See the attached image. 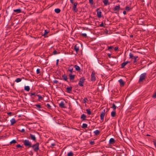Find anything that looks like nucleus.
<instances>
[{
  "label": "nucleus",
  "instance_id": "ddd939ff",
  "mask_svg": "<svg viewBox=\"0 0 156 156\" xmlns=\"http://www.w3.org/2000/svg\"><path fill=\"white\" fill-rule=\"evenodd\" d=\"M59 106L62 108H65L66 107L64 106V104L63 101H61L59 104Z\"/></svg>",
  "mask_w": 156,
  "mask_h": 156
},
{
  "label": "nucleus",
  "instance_id": "e433bc0d",
  "mask_svg": "<svg viewBox=\"0 0 156 156\" xmlns=\"http://www.w3.org/2000/svg\"><path fill=\"white\" fill-rule=\"evenodd\" d=\"M16 143V141L15 140H12V141H11V142H10L9 144L10 145H11L12 144H15Z\"/></svg>",
  "mask_w": 156,
  "mask_h": 156
},
{
  "label": "nucleus",
  "instance_id": "de8ad7c7",
  "mask_svg": "<svg viewBox=\"0 0 156 156\" xmlns=\"http://www.w3.org/2000/svg\"><path fill=\"white\" fill-rule=\"evenodd\" d=\"M37 73L38 74L40 73V69H37L36 70Z\"/></svg>",
  "mask_w": 156,
  "mask_h": 156
},
{
  "label": "nucleus",
  "instance_id": "393cba45",
  "mask_svg": "<svg viewBox=\"0 0 156 156\" xmlns=\"http://www.w3.org/2000/svg\"><path fill=\"white\" fill-rule=\"evenodd\" d=\"M120 5H119L118 6H116L114 9V10L115 11L118 10L120 9Z\"/></svg>",
  "mask_w": 156,
  "mask_h": 156
},
{
  "label": "nucleus",
  "instance_id": "6ab92c4d",
  "mask_svg": "<svg viewBox=\"0 0 156 156\" xmlns=\"http://www.w3.org/2000/svg\"><path fill=\"white\" fill-rule=\"evenodd\" d=\"M74 50L75 51H76V52L77 53V52L79 51V47L77 45V44H76L74 48Z\"/></svg>",
  "mask_w": 156,
  "mask_h": 156
},
{
  "label": "nucleus",
  "instance_id": "e2e57ef3",
  "mask_svg": "<svg viewBox=\"0 0 156 156\" xmlns=\"http://www.w3.org/2000/svg\"><path fill=\"white\" fill-rule=\"evenodd\" d=\"M58 61H59V60L58 59L57 60H56V64L57 65L58 64Z\"/></svg>",
  "mask_w": 156,
  "mask_h": 156
},
{
  "label": "nucleus",
  "instance_id": "a211bd4d",
  "mask_svg": "<svg viewBox=\"0 0 156 156\" xmlns=\"http://www.w3.org/2000/svg\"><path fill=\"white\" fill-rule=\"evenodd\" d=\"M35 106H36L37 108L36 109H37L41 111V110L40 109V108H42L41 106V105H40V104H36L35 105Z\"/></svg>",
  "mask_w": 156,
  "mask_h": 156
},
{
  "label": "nucleus",
  "instance_id": "2f4dec72",
  "mask_svg": "<svg viewBox=\"0 0 156 156\" xmlns=\"http://www.w3.org/2000/svg\"><path fill=\"white\" fill-rule=\"evenodd\" d=\"M87 125L86 123H83L82 126V128L85 129L87 128Z\"/></svg>",
  "mask_w": 156,
  "mask_h": 156
},
{
  "label": "nucleus",
  "instance_id": "a878e982",
  "mask_svg": "<svg viewBox=\"0 0 156 156\" xmlns=\"http://www.w3.org/2000/svg\"><path fill=\"white\" fill-rule=\"evenodd\" d=\"M62 77L63 78V80L67 81V76L65 74H64L62 76Z\"/></svg>",
  "mask_w": 156,
  "mask_h": 156
},
{
  "label": "nucleus",
  "instance_id": "13d9d810",
  "mask_svg": "<svg viewBox=\"0 0 156 156\" xmlns=\"http://www.w3.org/2000/svg\"><path fill=\"white\" fill-rule=\"evenodd\" d=\"M118 48L117 47H115L114 48V50H115V51H117L118 50Z\"/></svg>",
  "mask_w": 156,
  "mask_h": 156
},
{
  "label": "nucleus",
  "instance_id": "0eeeda50",
  "mask_svg": "<svg viewBox=\"0 0 156 156\" xmlns=\"http://www.w3.org/2000/svg\"><path fill=\"white\" fill-rule=\"evenodd\" d=\"M95 72L94 71L92 72L91 76V80L92 81H94L96 80V77L95 76Z\"/></svg>",
  "mask_w": 156,
  "mask_h": 156
},
{
  "label": "nucleus",
  "instance_id": "79ce46f5",
  "mask_svg": "<svg viewBox=\"0 0 156 156\" xmlns=\"http://www.w3.org/2000/svg\"><path fill=\"white\" fill-rule=\"evenodd\" d=\"M88 101L87 98H84L83 100V102L84 103H85L87 102V101Z\"/></svg>",
  "mask_w": 156,
  "mask_h": 156
},
{
  "label": "nucleus",
  "instance_id": "a18cd8bd",
  "mask_svg": "<svg viewBox=\"0 0 156 156\" xmlns=\"http://www.w3.org/2000/svg\"><path fill=\"white\" fill-rule=\"evenodd\" d=\"M89 2L90 4L92 5L93 4V0H89Z\"/></svg>",
  "mask_w": 156,
  "mask_h": 156
},
{
  "label": "nucleus",
  "instance_id": "2eb2a0df",
  "mask_svg": "<svg viewBox=\"0 0 156 156\" xmlns=\"http://www.w3.org/2000/svg\"><path fill=\"white\" fill-rule=\"evenodd\" d=\"M133 9V7H130L129 6H127L125 7V10L127 12Z\"/></svg>",
  "mask_w": 156,
  "mask_h": 156
},
{
  "label": "nucleus",
  "instance_id": "69168bd1",
  "mask_svg": "<svg viewBox=\"0 0 156 156\" xmlns=\"http://www.w3.org/2000/svg\"><path fill=\"white\" fill-rule=\"evenodd\" d=\"M147 136H150V135H149V134H147Z\"/></svg>",
  "mask_w": 156,
  "mask_h": 156
},
{
  "label": "nucleus",
  "instance_id": "9b49d317",
  "mask_svg": "<svg viewBox=\"0 0 156 156\" xmlns=\"http://www.w3.org/2000/svg\"><path fill=\"white\" fill-rule=\"evenodd\" d=\"M30 136L31 138V139L34 140V141L36 142V139L35 137V136L34 135H32L31 134H30Z\"/></svg>",
  "mask_w": 156,
  "mask_h": 156
},
{
  "label": "nucleus",
  "instance_id": "5701e85b",
  "mask_svg": "<svg viewBox=\"0 0 156 156\" xmlns=\"http://www.w3.org/2000/svg\"><path fill=\"white\" fill-rule=\"evenodd\" d=\"M74 67L76 70L80 71V67L77 65H75L74 66Z\"/></svg>",
  "mask_w": 156,
  "mask_h": 156
},
{
  "label": "nucleus",
  "instance_id": "72a5a7b5",
  "mask_svg": "<svg viewBox=\"0 0 156 156\" xmlns=\"http://www.w3.org/2000/svg\"><path fill=\"white\" fill-rule=\"evenodd\" d=\"M111 108L113 109V110H115V109L116 108V106L115 104H113L112 105V106L111 107Z\"/></svg>",
  "mask_w": 156,
  "mask_h": 156
},
{
  "label": "nucleus",
  "instance_id": "a19ab883",
  "mask_svg": "<svg viewBox=\"0 0 156 156\" xmlns=\"http://www.w3.org/2000/svg\"><path fill=\"white\" fill-rule=\"evenodd\" d=\"M138 58V56H135L133 58L134 59L133 62V63H135L136 62V58Z\"/></svg>",
  "mask_w": 156,
  "mask_h": 156
},
{
  "label": "nucleus",
  "instance_id": "37998d69",
  "mask_svg": "<svg viewBox=\"0 0 156 156\" xmlns=\"http://www.w3.org/2000/svg\"><path fill=\"white\" fill-rule=\"evenodd\" d=\"M46 106L47 107V108L48 109H51V107L50 105V104H48V103L47 104V105H46Z\"/></svg>",
  "mask_w": 156,
  "mask_h": 156
},
{
  "label": "nucleus",
  "instance_id": "680f3d73",
  "mask_svg": "<svg viewBox=\"0 0 156 156\" xmlns=\"http://www.w3.org/2000/svg\"><path fill=\"white\" fill-rule=\"evenodd\" d=\"M73 0H70V2H71V3L72 4H73Z\"/></svg>",
  "mask_w": 156,
  "mask_h": 156
},
{
  "label": "nucleus",
  "instance_id": "5fc2aeb1",
  "mask_svg": "<svg viewBox=\"0 0 156 156\" xmlns=\"http://www.w3.org/2000/svg\"><path fill=\"white\" fill-rule=\"evenodd\" d=\"M105 32L106 34H108V31L106 29L105 31Z\"/></svg>",
  "mask_w": 156,
  "mask_h": 156
},
{
  "label": "nucleus",
  "instance_id": "0e129e2a",
  "mask_svg": "<svg viewBox=\"0 0 156 156\" xmlns=\"http://www.w3.org/2000/svg\"><path fill=\"white\" fill-rule=\"evenodd\" d=\"M133 37V35H130V37Z\"/></svg>",
  "mask_w": 156,
  "mask_h": 156
},
{
  "label": "nucleus",
  "instance_id": "9d476101",
  "mask_svg": "<svg viewBox=\"0 0 156 156\" xmlns=\"http://www.w3.org/2000/svg\"><path fill=\"white\" fill-rule=\"evenodd\" d=\"M119 82L120 83L121 87H123L125 84V82L122 79H120L119 80Z\"/></svg>",
  "mask_w": 156,
  "mask_h": 156
},
{
  "label": "nucleus",
  "instance_id": "f704fd0d",
  "mask_svg": "<svg viewBox=\"0 0 156 156\" xmlns=\"http://www.w3.org/2000/svg\"><path fill=\"white\" fill-rule=\"evenodd\" d=\"M86 111L87 112V113L88 115H90L91 114V112L90 111V110L89 109H86Z\"/></svg>",
  "mask_w": 156,
  "mask_h": 156
},
{
  "label": "nucleus",
  "instance_id": "f257e3e1",
  "mask_svg": "<svg viewBox=\"0 0 156 156\" xmlns=\"http://www.w3.org/2000/svg\"><path fill=\"white\" fill-rule=\"evenodd\" d=\"M29 94L30 95V96H31V98L33 100L34 99V98L33 97V96H34L35 97H36V96H37L38 97V101H40L41 100H43V97H42L40 95L37 94H36V93L35 92H34L31 93H29Z\"/></svg>",
  "mask_w": 156,
  "mask_h": 156
},
{
  "label": "nucleus",
  "instance_id": "774afa93",
  "mask_svg": "<svg viewBox=\"0 0 156 156\" xmlns=\"http://www.w3.org/2000/svg\"><path fill=\"white\" fill-rule=\"evenodd\" d=\"M2 126V125H0V126Z\"/></svg>",
  "mask_w": 156,
  "mask_h": 156
},
{
  "label": "nucleus",
  "instance_id": "ea45409f",
  "mask_svg": "<svg viewBox=\"0 0 156 156\" xmlns=\"http://www.w3.org/2000/svg\"><path fill=\"white\" fill-rule=\"evenodd\" d=\"M129 58H132V59H133V58L134 56L133 55V54H132L131 53H129Z\"/></svg>",
  "mask_w": 156,
  "mask_h": 156
},
{
  "label": "nucleus",
  "instance_id": "4be33fe9",
  "mask_svg": "<svg viewBox=\"0 0 156 156\" xmlns=\"http://www.w3.org/2000/svg\"><path fill=\"white\" fill-rule=\"evenodd\" d=\"M116 113L115 110H114L111 113V115L112 117H114L116 115Z\"/></svg>",
  "mask_w": 156,
  "mask_h": 156
},
{
  "label": "nucleus",
  "instance_id": "f3484780",
  "mask_svg": "<svg viewBox=\"0 0 156 156\" xmlns=\"http://www.w3.org/2000/svg\"><path fill=\"white\" fill-rule=\"evenodd\" d=\"M73 65H71L68 68V70L70 72V73H72L73 72V68L72 67Z\"/></svg>",
  "mask_w": 156,
  "mask_h": 156
},
{
  "label": "nucleus",
  "instance_id": "20e7f679",
  "mask_svg": "<svg viewBox=\"0 0 156 156\" xmlns=\"http://www.w3.org/2000/svg\"><path fill=\"white\" fill-rule=\"evenodd\" d=\"M146 74H147L146 73H144L141 74L140 77L139 82H141L143 81V80H144L145 78Z\"/></svg>",
  "mask_w": 156,
  "mask_h": 156
},
{
  "label": "nucleus",
  "instance_id": "603ef678",
  "mask_svg": "<svg viewBox=\"0 0 156 156\" xmlns=\"http://www.w3.org/2000/svg\"><path fill=\"white\" fill-rule=\"evenodd\" d=\"M58 82V81L56 80H55L53 81V83H57Z\"/></svg>",
  "mask_w": 156,
  "mask_h": 156
},
{
  "label": "nucleus",
  "instance_id": "3c124183",
  "mask_svg": "<svg viewBox=\"0 0 156 156\" xmlns=\"http://www.w3.org/2000/svg\"><path fill=\"white\" fill-rule=\"evenodd\" d=\"M53 54H54V55H56V54H57V51H56V50H55L53 52Z\"/></svg>",
  "mask_w": 156,
  "mask_h": 156
},
{
  "label": "nucleus",
  "instance_id": "412c9836",
  "mask_svg": "<svg viewBox=\"0 0 156 156\" xmlns=\"http://www.w3.org/2000/svg\"><path fill=\"white\" fill-rule=\"evenodd\" d=\"M81 119H82V120H86V116L84 114H82L81 116Z\"/></svg>",
  "mask_w": 156,
  "mask_h": 156
},
{
  "label": "nucleus",
  "instance_id": "dca6fc26",
  "mask_svg": "<svg viewBox=\"0 0 156 156\" xmlns=\"http://www.w3.org/2000/svg\"><path fill=\"white\" fill-rule=\"evenodd\" d=\"M129 61H126V62H124L122 63L121 64V67L122 68H123L128 63H129Z\"/></svg>",
  "mask_w": 156,
  "mask_h": 156
},
{
  "label": "nucleus",
  "instance_id": "7ed1b4c3",
  "mask_svg": "<svg viewBox=\"0 0 156 156\" xmlns=\"http://www.w3.org/2000/svg\"><path fill=\"white\" fill-rule=\"evenodd\" d=\"M39 143L37 142L34 144L33 145H32L31 147H32L33 148L34 151L35 152H37L39 149Z\"/></svg>",
  "mask_w": 156,
  "mask_h": 156
},
{
  "label": "nucleus",
  "instance_id": "f8f14e48",
  "mask_svg": "<svg viewBox=\"0 0 156 156\" xmlns=\"http://www.w3.org/2000/svg\"><path fill=\"white\" fill-rule=\"evenodd\" d=\"M72 87H67L66 88V91L69 93H71L72 91Z\"/></svg>",
  "mask_w": 156,
  "mask_h": 156
},
{
  "label": "nucleus",
  "instance_id": "b1692460",
  "mask_svg": "<svg viewBox=\"0 0 156 156\" xmlns=\"http://www.w3.org/2000/svg\"><path fill=\"white\" fill-rule=\"evenodd\" d=\"M11 122V125H13L16 122L15 119H12L11 120H10Z\"/></svg>",
  "mask_w": 156,
  "mask_h": 156
},
{
  "label": "nucleus",
  "instance_id": "c85d7f7f",
  "mask_svg": "<svg viewBox=\"0 0 156 156\" xmlns=\"http://www.w3.org/2000/svg\"><path fill=\"white\" fill-rule=\"evenodd\" d=\"M14 12L17 13H19L21 12V10L20 9H17L14 10Z\"/></svg>",
  "mask_w": 156,
  "mask_h": 156
},
{
  "label": "nucleus",
  "instance_id": "f03ea898",
  "mask_svg": "<svg viewBox=\"0 0 156 156\" xmlns=\"http://www.w3.org/2000/svg\"><path fill=\"white\" fill-rule=\"evenodd\" d=\"M22 142L23 143L24 146L26 147H28V148L31 147L32 144L28 140H23Z\"/></svg>",
  "mask_w": 156,
  "mask_h": 156
},
{
  "label": "nucleus",
  "instance_id": "58836bf2",
  "mask_svg": "<svg viewBox=\"0 0 156 156\" xmlns=\"http://www.w3.org/2000/svg\"><path fill=\"white\" fill-rule=\"evenodd\" d=\"M73 154L71 151L68 153L67 154L68 156H73Z\"/></svg>",
  "mask_w": 156,
  "mask_h": 156
},
{
  "label": "nucleus",
  "instance_id": "052dcab7",
  "mask_svg": "<svg viewBox=\"0 0 156 156\" xmlns=\"http://www.w3.org/2000/svg\"><path fill=\"white\" fill-rule=\"evenodd\" d=\"M123 14H124V15H126V11H123Z\"/></svg>",
  "mask_w": 156,
  "mask_h": 156
},
{
  "label": "nucleus",
  "instance_id": "4d7b16f0",
  "mask_svg": "<svg viewBox=\"0 0 156 156\" xmlns=\"http://www.w3.org/2000/svg\"><path fill=\"white\" fill-rule=\"evenodd\" d=\"M154 145L155 146L156 148V141H154Z\"/></svg>",
  "mask_w": 156,
  "mask_h": 156
},
{
  "label": "nucleus",
  "instance_id": "39448f33",
  "mask_svg": "<svg viewBox=\"0 0 156 156\" xmlns=\"http://www.w3.org/2000/svg\"><path fill=\"white\" fill-rule=\"evenodd\" d=\"M85 80V79L84 77H81L80 79L78 85L80 86L83 87V83H84Z\"/></svg>",
  "mask_w": 156,
  "mask_h": 156
},
{
  "label": "nucleus",
  "instance_id": "6e6d98bb",
  "mask_svg": "<svg viewBox=\"0 0 156 156\" xmlns=\"http://www.w3.org/2000/svg\"><path fill=\"white\" fill-rule=\"evenodd\" d=\"M90 143L91 145H93L94 144V141H91Z\"/></svg>",
  "mask_w": 156,
  "mask_h": 156
},
{
  "label": "nucleus",
  "instance_id": "aec40b11",
  "mask_svg": "<svg viewBox=\"0 0 156 156\" xmlns=\"http://www.w3.org/2000/svg\"><path fill=\"white\" fill-rule=\"evenodd\" d=\"M69 78L71 80H74L75 75H73L72 73H70L69 75Z\"/></svg>",
  "mask_w": 156,
  "mask_h": 156
},
{
  "label": "nucleus",
  "instance_id": "7c9ffc66",
  "mask_svg": "<svg viewBox=\"0 0 156 156\" xmlns=\"http://www.w3.org/2000/svg\"><path fill=\"white\" fill-rule=\"evenodd\" d=\"M55 11L56 13H59L60 12L61 10L59 9H58V8L55 9Z\"/></svg>",
  "mask_w": 156,
  "mask_h": 156
},
{
  "label": "nucleus",
  "instance_id": "4468645a",
  "mask_svg": "<svg viewBox=\"0 0 156 156\" xmlns=\"http://www.w3.org/2000/svg\"><path fill=\"white\" fill-rule=\"evenodd\" d=\"M115 141L114 138H111L109 141V143L111 144H113L115 143Z\"/></svg>",
  "mask_w": 156,
  "mask_h": 156
},
{
  "label": "nucleus",
  "instance_id": "6e6552de",
  "mask_svg": "<svg viewBox=\"0 0 156 156\" xmlns=\"http://www.w3.org/2000/svg\"><path fill=\"white\" fill-rule=\"evenodd\" d=\"M105 110L104 109L102 112H101L100 113V119H101L103 121L105 115Z\"/></svg>",
  "mask_w": 156,
  "mask_h": 156
},
{
  "label": "nucleus",
  "instance_id": "bb28decb",
  "mask_svg": "<svg viewBox=\"0 0 156 156\" xmlns=\"http://www.w3.org/2000/svg\"><path fill=\"white\" fill-rule=\"evenodd\" d=\"M103 2L105 5L109 4V3H108V0H104L103 1Z\"/></svg>",
  "mask_w": 156,
  "mask_h": 156
},
{
  "label": "nucleus",
  "instance_id": "49530a36",
  "mask_svg": "<svg viewBox=\"0 0 156 156\" xmlns=\"http://www.w3.org/2000/svg\"><path fill=\"white\" fill-rule=\"evenodd\" d=\"M113 48V46H109L108 47V50H109L112 49Z\"/></svg>",
  "mask_w": 156,
  "mask_h": 156
},
{
  "label": "nucleus",
  "instance_id": "1a4fd4ad",
  "mask_svg": "<svg viewBox=\"0 0 156 156\" xmlns=\"http://www.w3.org/2000/svg\"><path fill=\"white\" fill-rule=\"evenodd\" d=\"M96 11H97V15L98 17L99 18H101V12L98 9H97Z\"/></svg>",
  "mask_w": 156,
  "mask_h": 156
},
{
  "label": "nucleus",
  "instance_id": "09e8293b",
  "mask_svg": "<svg viewBox=\"0 0 156 156\" xmlns=\"http://www.w3.org/2000/svg\"><path fill=\"white\" fill-rule=\"evenodd\" d=\"M19 131H20L22 133H24L25 132V130L24 129H22V130H19Z\"/></svg>",
  "mask_w": 156,
  "mask_h": 156
},
{
  "label": "nucleus",
  "instance_id": "bf43d9fd",
  "mask_svg": "<svg viewBox=\"0 0 156 156\" xmlns=\"http://www.w3.org/2000/svg\"><path fill=\"white\" fill-rule=\"evenodd\" d=\"M12 114V113L11 112H9L7 113V114L10 116Z\"/></svg>",
  "mask_w": 156,
  "mask_h": 156
},
{
  "label": "nucleus",
  "instance_id": "8fccbe9b",
  "mask_svg": "<svg viewBox=\"0 0 156 156\" xmlns=\"http://www.w3.org/2000/svg\"><path fill=\"white\" fill-rule=\"evenodd\" d=\"M16 147L18 148H19L22 147V146L20 145V144H18L16 145Z\"/></svg>",
  "mask_w": 156,
  "mask_h": 156
},
{
  "label": "nucleus",
  "instance_id": "338daca9",
  "mask_svg": "<svg viewBox=\"0 0 156 156\" xmlns=\"http://www.w3.org/2000/svg\"><path fill=\"white\" fill-rule=\"evenodd\" d=\"M24 95H25V96H27V94H24Z\"/></svg>",
  "mask_w": 156,
  "mask_h": 156
},
{
  "label": "nucleus",
  "instance_id": "864d4df0",
  "mask_svg": "<svg viewBox=\"0 0 156 156\" xmlns=\"http://www.w3.org/2000/svg\"><path fill=\"white\" fill-rule=\"evenodd\" d=\"M99 26L101 27H102L104 26V24L103 23V22H102L100 24Z\"/></svg>",
  "mask_w": 156,
  "mask_h": 156
},
{
  "label": "nucleus",
  "instance_id": "c9c22d12",
  "mask_svg": "<svg viewBox=\"0 0 156 156\" xmlns=\"http://www.w3.org/2000/svg\"><path fill=\"white\" fill-rule=\"evenodd\" d=\"M22 79L21 78H17L16 79V80H15V82H16L17 83L20 82L21 81Z\"/></svg>",
  "mask_w": 156,
  "mask_h": 156
},
{
  "label": "nucleus",
  "instance_id": "473e14b6",
  "mask_svg": "<svg viewBox=\"0 0 156 156\" xmlns=\"http://www.w3.org/2000/svg\"><path fill=\"white\" fill-rule=\"evenodd\" d=\"M48 143L49 144L50 147H52L53 146H55V144L54 143H50L48 141Z\"/></svg>",
  "mask_w": 156,
  "mask_h": 156
},
{
  "label": "nucleus",
  "instance_id": "423d86ee",
  "mask_svg": "<svg viewBox=\"0 0 156 156\" xmlns=\"http://www.w3.org/2000/svg\"><path fill=\"white\" fill-rule=\"evenodd\" d=\"M73 5L72 8L73 10L75 12H77L78 11V9L76 8V6L78 4V3L76 2L74 3L73 2Z\"/></svg>",
  "mask_w": 156,
  "mask_h": 156
},
{
  "label": "nucleus",
  "instance_id": "c756f323",
  "mask_svg": "<svg viewBox=\"0 0 156 156\" xmlns=\"http://www.w3.org/2000/svg\"><path fill=\"white\" fill-rule=\"evenodd\" d=\"M30 88L28 86H26L24 87V90L28 91L30 90Z\"/></svg>",
  "mask_w": 156,
  "mask_h": 156
},
{
  "label": "nucleus",
  "instance_id": "4c0bfd02",
  "mask_svg": "<svg viewBox=\"0 0 156 156\" xmlns=\"http://www.w3.org/2000/svg\"><path fill=\"white\" fill-rule=\"evenodd\" d=\"M49 32V31H47V30H44V34L43 35V36L45 37V36L47 35Z\"/></svg>",
  "mask_w": 156,
  "mask_h": 156
},
{
  "label": "nucleus",
  "instance_id": "c03bdc74",
  "mask_svg": "<svg viewBox=\"0 0 156 156\" xmlns=\"http://www.w3.org/2000/svg\"><path fill=\"white\" fill-rule=\"evenodd\" d=\"M81 35L85 37H87V35L86 34H81Z\"/></svg>",
  "mask_w": 156,
  "mask_h": 156
},
{
  "label": "nucleus",
  "instance_id": "cd10ccee",
  "mask_svg": "<svg viewBox=\"0 0 156 156\" xmlns=\"http://www.w3.org/2000/svg\"><path fill=\"white\" fill-rule=\"evenodd\" d=\"M94 133L96 135H99L100 133V132L98 130H96L94 132Z\"/></svg>",
  "mask_w": 156,
  "mask_h": 156
}]
</instances>
